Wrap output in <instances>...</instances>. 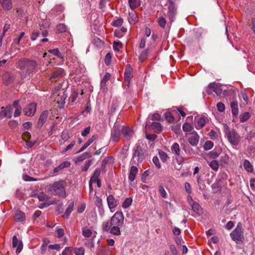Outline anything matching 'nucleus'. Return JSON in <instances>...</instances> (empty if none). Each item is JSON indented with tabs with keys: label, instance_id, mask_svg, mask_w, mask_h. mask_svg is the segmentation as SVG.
Masks as SVG:
<instances>
[{
	"label": "nucleus",
	"instance_id": "obj_56",
	"mask_svg": "<svg viewBox=\"0 0 255 255\" xmlns=\"http://www.w3.org/2000/svg\"><path fill=\"white\" fill-rule=\"evenodd\" d=\"M209 135L210 137V138L214 140L216 139L217 137V134L216 132L214 130H211L210 132L209 133Z\"/></svg>",
	"mask_w": 255,
	"mask_h": 255
},
{
	"label": "nucleus",
	"instance_id": "obj_63",
	"mask_svg": "<svg viewBox=\"0 0 255 255\" xmlns=\"http://www.w3.org/2000/svg\"><path fill=\"white\" fill-rule=\"evenodd\" d=\"M184 186L186 192L190 194L192 192V189L190 184L188 182H186L185 183Z\"/></svg>",
	"mask_w": 255,
	"mask_h": 255
},
{
	"label": "nucleus",
	"instance_id": "obj_31",
	"mask_svg": "<svg viewBox=\"0 0 255 255\" xmlns=\"http://www.w3.org/2000/svg\"><path fill=\"white\" fill-rule=\"evenodd\" d=\"M206 122V120L205 118L203 117L199 118L197 122V125L196 126V128L198 129L202 128L205 125Z\"/></svg>",
	"mask_w": 255,
	"mask_h": 255
},
{
	"label": "nucleus",
	"instance_id": "obj_11",
	"mask_svg": "<svg viewBox=\"0 0 255 255\" xmlns=\"http://www.w3.org/2000/svg\"><path fill=\"white\" fill-rule=\"evenodd\" d=\"M199 135L195 131L190 133V136L188 137V140L189 143L192 146H196L199 141Z\"/></svg>",
	"mask_w": 255,
	"mask_h": 255
},
{
	"label": "nucleus",
	"instance_id": "obj_55",
	"mask_svg": "<svg viewBox=\"0 0 255 255\" xmlns=\"http://www.w3.org/2000/svg\"><path fill=\"white\" fill-rule=\"evenodd\" d=\"M250 117L249 113L248 112L245 113L243 116L240 118V121L242 122H244L247 120Z\"/></svg>",
	"mask_w": 255,
	"mask_h": 255
},
{
	"label": "nucleus",
	"instance_id": "obj_41",
	"mask_svg": "<svg viewBox=\"0 0 255 255\" xmlns=\"http://www.w3.org/2000/svg\"><path fill=\"white\" fill-rule=\"evenodd\" d=\"M56 30L59 33L64 32L66 30V25L61 23L58 24L56 26Z\"/></svg>",
	"mask_w": 255,
	"mask_h": 255
},
{
	"label": "nucleus",
	"instance_id": "obj_28",
	"mask_svg": "<svg viewBox=\"0 0 255 255\" xmlns=\"http://www.w3.org/2000/svg\"><path fill=\"white\" fill-rule=\"evenodd\" d=\"M232 114L237 116L238 114V106L237 102H233L231 103Z\"/></svg>",
	"mask_w": 255,
	"mask_h": 255
},
{
	"label": "nucleus",
	"instance_id": "obj_60",
	"mask_svg": "<svg viewBox=\"0 0 255 255\" xmlns=\"http://www.w3.org/2000/svg\"><path fill=\"white\" fill-rule=\"evenodd\" d=\"M218 110L220 112H223L225 110V105L223 103L219 102L217 104Z\"/></svg>",
	"mask_w": 255,
	"mask_h": 255
},
{
	"label": "nucleus",
	"instance_id": "obj_15",
	"mask_svg": "<svg viewBox=\"0 0 255 255\" xmlns=\"http://www.w3.org/2000/svg\"><path fill=\"white\" fill-rule=\"evenodd\" d=\"M121 135V130L115 127L111 133V139L114 142H117L120 139Z\"/></svg>",
	"mask_w": 255,
	"mask_h": 255
},
{
	"label": "nucleus",
	"instance_id": "obj_1",
	"mask_svg": "<svg viewBox=\"0 0 255 255\" xmlns=\"http://www.w3.org/2000/svg\"><path fill=\"white\" fill-rule=\"evenodd\" d=\"M65 186V182L63 180H60L55 182L53 184L47 186L46 189L49 194L53 195H57L59 197L64 198L66 196Z\"/></svg>",
	"mask_w": 255,
	"mask_h": 255
},
{
	"label": "nucleus",
	"instance_id": "obj_23",
	"mask_svg": "<svg viewBox=\"0 0 255 255\" xmlns=\"http://www.w3.org/2000/svg\"><path fill=\"white\" fill-rule=\"evenodd\" d=\"M63 70L61 68H59L56 70L52 74L51 77L49 78L50 80H54L55 78L60 77L63 75Z\"/></svg>",
	"mask_w": 255,
	"mask_h": 255
},
{
	"label": "nucleus",
	"instance_id": "obj_35",
	"mask_svg": "<svg viewBox=\"0 0 255 255\" xmlns=\"http://www.w3.org/2000/svg\"><path fill=\"white\" fill-rule=\"evenodd\" d=\"M128 20L130 23H135L138 21L137 16L133 13H129Z\"/></svg>",
	"mask_w": 255,
	"mask_h": 255
},
{
	"label": "nucleus",
	"instance_id": "obj_7",
	"mask_svg": "<svg viewBox=\"0 0 255 255\" xmlns=\"http://www.w3.org/2000/svg\"><path fill=\"white\" fill-rule=\"evenodd\" d=\"M212 90L218 96L220 95L223 91L221 86L219 84L215 82L211 83L209 84L206 90V92L208 95H211L212 93Z\"/></svg>",
	"mask_w": 255,
	"mask_h": 255
},
{
	"label": "nucleus",
	"instance_id": "obj_12",
	"mask_svg": "<svg viewBox=\"0 0 255 255\" xmlns=\"http://www.w3.org/2000/svg\"><path fill=\"white\" fill-rule=\"evenodd\" d=\"M108 207L112 212L114 211L115 208L117 206V202L112 195H110L107 198Z\"/></svg>",
	"mask_w": 255,
	"mask_h": 255
},
{
	"label": "nucleus",
	"instance_id": "obj_53",
	"mask_svg": "<svg viewBox=\"0 0 255 255\" xmlns=\"http://www.w3.org/2000/svg\"><path fill=\"white\" fill-rule=\"evenodd\" d=\"M62 255H72L71 249L70 247H66L62 253Z\"/></svg>",
	"mask_w": 255,
	"mask_h": 255
},
{
	"label": "nucleus",
	"instance_id": "obj_20",
	"mask_svg": "<svg viewBox=\"0 0 255 255\" xmlns=\"http://www.w3.org/2000/svg\"><path fill=\"white\" fill-rule=\"evenodd\" d=\"M14 218L16 222H22L25 219V214L21 211L17 210L15 213Z\"/></svg>",
	"mask_w": 255,
	"mask_h": 255
},
{
	"label": "nucleus",
	"instance_id": "obj_42",
	"mask_svg": "<svg viewBox=\"0 0 255 255\" xmlns=\"http://www.w3.org/2000/svg\"><path fill=\"white\" fill-rule=\"evenodd\" d=\"M123 45L121 41H114L113 44V48L115 51H119L120 49L122 48Z\"/></svg>",
	"mask_w": 255,
	"mask_h": 255
},
{
	"label": "nucleus",
	"instance_id": "obj_39",
	"mask_svg": "<svg viewBox=\"0 0 255 255\" xmlns=\"http://www.w3.org/2000/svg\"><path fill=\"white\" fill-rule=\"evenodd\" d=\"M214 146V143L212 141L207 140L204 145V148L205 150H209L212 149Z\"/></svg>",
	"mask_w": 255,
	"mask_h": 255
},
{
	"label": "nucleus",
	"instance_id": "obj_9",
	"mask_svg": "<svg viewBox=\"0 0 255 255\" xmlns=\"http://www.w3.org/2000/svg\"><path fill=\"white\" fill-rule=\"evenodd\" d=\"M36 104L32 103L28 105L24 109L25 115L28 116H32L35 113L36 110Z\"/></svg>",
	"mask_w": 255,
	"mask_h": 255
},
{
	"label": "nucleus",
	"instance_id": "obj_8",
	"mask_svg": "<svg viewBox=\"0 0 255 255\" xmlns=\"http://www.w3.org/2000/svg\"><path fill=\"white\" fill-rule=\"evenodd\" d=\"M132 77V68L129 65H127L125 72V85L128 87L129 86L130 81Z\"/></svg>",
	"mask_w": 255,
	"mask_h": 255
},
{
	"label": "nucleus",
	"instance_id": "obj_49",
	"mask_svg": "<svg viewBox=\"0 0 255 255\" xmlns=\"http://www.w3.org/2000/svg\"><path fill=\"white\" fill-rule=\"evenodd\" d=\"M56 232L57 233V237L59 238L62 237L65 234L64 229L62 228H56Z\"/></svg>",
	"mask_w": 255,
	"mask_h": 255
},
{
	"label": "nucleus",
	"instance_id": "obj_26",
	"mask_svg": "<svg viewBox=\"0 0 255 255\" xmlns=\"http://www.w3.org/2000/svg\"><path fill=\"white\" fill-rule=\"evenodd\" d=\"M151 128L155 132H160L162 130V126L159 123L154 122L151 125Z\"/></svg>",
	"mask_w": 255,
	"mask_h": 255
},
{
	"label": "nucleus",
	"instance_id": "obj_3",
	"mask_svg": "<svg viewBox=\"0 0 255 255\" xmlns=\"http://www.w3.org/2000/svg\"><path fill=\"white\" fill-rule=\"evenodd\" d=\"M111 222L112 226L111 233L114 235H121L120 227L124 224V216L122 212H117L112 217Z\"/></svg>",
	"mask_w": 255,
	"mask_h": 255
},
{
	"label": "nucleus",
	"instance_id": "obj_62",
	"mask_svg": "<svg viewBox=\"0 0 255 255\" xmlns=\"http://www.w3.org/2000/svg\"><path fill=\"white\" fill-rule=\"evenodd\" d=\"M30 133L27 131L24 132L22 135V138L25 140L27 139H30Z\"/></svg>",
	"mask_w": 255,
	"mask_h": 255
},
{
	"label": "nucleus",
	"instance_id": "obj_13",
	"mask_svg": "<svg viewBox=\"0 0 255 255\" xmlns=\"http://www.w3.org/2000/svg\"><path fill=\"white\" fill-rule=\"evenodd\" d=\"M13 109L12 106L10 105L6 108L2 107L0 116L1 115L3 117L10 118L12 116Z\"/></svg>",
	"mask_w": 255,
	"mask_h": 255
},
{
	"label": "nucleus",
	"instance_id": "obj_47",
	"mask_svg": "<svg viewBox=\"0 0 255 255\" xmlns=\"http://www.w3.org/2000/svg\"><path fill=\"white\" fill-rule=\"evenodd\" d=\"M96 205L97 206V207L99 208L100 210H103V204H102V200L100 197L97 196L96 197Z\"/></svg>",
	"mask_w": 255,
	"mask_h": 255
},
{
	"label": "nucleus",
	"instance_id": "obj_6",
	"mask_svg": "<svg viewBox=\"0 0 255 255\" xmlns=\"http://www.w3.org/2000/svg\"><path fill=\"white\" fill-rule=\"evenodd\" d=\"M144 159V155L143 150L139 146H136L133 151L131 164L133 165L138 164L139 163L141 162Z\"/></svg>",
	"mask_w": 255,
	"mask_h": 255
},
{
	"label": "nucleus",
	"instance_id": "obj_10",
	"mask_svg": "<svg viewBox=\"0 0 255 255\" xmlns=\"http://www.w3.org/2000/svg\"><path fill=\"white\" fill-rule=\"evenodd\" d=\"M12 247L17 248L16 254H19L23 248V244L21 241L19 240L16 236H14L12 238Z\"/></svg>",
	"mask_w": 255,
	"mask_h": 255
},
{
	"label": "nucleus",
	"instance_id": "obj_38",
	"mask_svg": "<svg viewBox=\"0 0 255 255\" xmlns=\"http://www.w3.org/2000/svg\"><path fill=\"white\" fill-rule=\"evenodd\" d=\"M91 154L88 152H84L77 158L78 161H82L86 159L87 157H91Z\"/></svg>",
	"mask_w": 255,
	"mask_h": 255
},
{
	"label": "nucleus",
	"instance_id": "obj_34",
	"mask_svg": "<svg viewBox=\"0 0 255 255\" xmlns=\"http://www.w3.org/2000/svg\"><path fill=\"white\" fill-rule=\"evenodd\" d=\"M193 128V127L189 123H185L182 126V129L185 132H190L192 131Z\"/></svg>",
	"mask_w": 255,
	"mask_h": 255
},
{
	"label": "nucleus",
	"instance_id": "obj_5",
	"mask_svg": "<svg viewBox=\"0 0 255 255\" xmlns=\"http://www.w3.org/2000/svg\"><path fill=\"white\" fill-rule=\"evenodd\" d=\"M232 239L239 243L244 239V229L240 223H238L236 228L230 233Z\"/></svg>",
	"mask_w": 255,
	"mask_h": 255
},
{
	"label": "nucleus",
	"instance_id": "obj_33",
	"mask_svg": "<svg viewBox=\"0 0 255 255\" xmlns=\"http://www.w3.org/2000/svg\"><path fill=\"white\" fill-rule=\"evenodd\" d=\"M132 203V199L131 197L127 198L124 201L122 207L124 209L128 208Z\"/></svg>",
	"mask_w": 255,
	"mask_h": 255
},
{
	"label": "nucleus",
	"instance_id": "obj_50",
	"mask_svg": "<svg viewBox=\"0 0 255 255\" xmlns=\"http://www.w3.org/2000/svg\"><path fill=\"white\" fill-rule=\"evenodd\" d=\"M92 163V160H88L87 161H86V163L85 164L84 166L82 167V170L83 171H86L88 170L90 166Z\"/></svg>",
	"mask_w": 255,
	"mask_h": 255
},
{
	"label": "nucleus",
	"instance_id": "obj_27",
	"mask_svg": "<svg viewBox=\"0 0 255 255\" xmlns=\"http://www.w3.org/2000/svg\"><path fill=\"white\" fill-rule=\"evenodd\" d=\"M171 150L176 155L179 156L180 155V149L178 143L175 142L173 144L171 147Z\"/></svg>",
	"mask_w": 255,
	"mask_h": 255
},
{
	"label": "nucleus",
	"instance_id": "obj_21",
	"mask_svg": "<svg viewBox=\"0 0 255 255\" xmlns=\"http://www.w3.org/2000/svg\"><path fill=\"white\" fill-rule=\"evenodd\" d=\"M122 134L126 139H128L132 135L133 130L128 127H125L122 129Z\"/></svg>",
	"mask_w": 255,
	"mask_h": 255
},
{
	"label": "nucleus",
	"instance_id": "obj_44",
	"mask_svg": "<svg viewBox=\"0 0 255 255\" xmlns=\"http://www.w3.org/2000/svg\"><path fill=\"white\" fill-rule=\"evenodd\" d=\"M165 118L169 123H172L175 120L173 116L170 112L165 113Z\"/></svg>",
	"mask_w": 255,
	"mask_h": 255
},
{
	"label": "nucleus",
	"instance_id": "obj_59",
	"mask_svg": "<svg viewBox=\"0 0 255 255\" xmlns=\"http://www.w3.org/2000/svg\"><path fill=\"white\" fill-rule=\"evenodd\" d=\"M159 156H160V157L161 159L162 160V161H163V162H165V161H166L167 158V155L165 152H164L163 151L160 152Z\"/></svg>",
	"mask_w": 255,
	"mask_h": 255
},
{
	"label": "nucleus",
	"instance_id": "obj_2",
	"mask_svg": "<svg viewBox=\"0 0 255 255\" xmlns=\"http://www.w3.org/2000/svg\"><path fill=\"white\" fill-rule=\"evenodd\" d=\"M18 65L21 70V76L24 78L34 71L37 63L35 60L24 59L19 61Z\"/></svg>",
	"mask_w": 255,
	"mask_h": 255
},
{
	"label": "nucleus",
	"instance_id": "obj_29",
	"mask_svg": "<svg viewBox=\"0 0 255 255\" xmlns=\"http://www.w3.org/2000/svg\"><path fill=\"white\" fill-rule=\"evenodd\" d=\"M128 3L131 9H134L140 5L138 0H128Z\"/></svg>",
	"mask_w": 255,
	"mask_h": 255
},
{
	"label": "nucleus",
	"instance_id": "obj_64",
	"mask_svg": "<svg viewBox=\"0 0 255 255\" xmlns=\"http://www.w3.org/2000/svg\"><path fill=\"white\" fill-rule=\"evenodd\" d=\"M171 252L173 255H178V252L174 245H172L170 247Z\"/></svg>",
	"mask_w": 255,
	"mask_h": 255
},
{
	"label": "nucleus",
	"instance_id": "obj_37",
	"mask_svg": "<svg viewBox=\"0 0 255 255\" xmlns=\"http://www.w3.org/2000/svg\"><path fill=\"white\" fill-rule=\"evenodd\" d=\"M210 167L215 171L218 170L219 168V163L217 160H212L209 164Z\"/></svg>",
	"mask_w": 255,
	"mask_h": 255
},
{
	"label": "nucleus",
	"instance_id": "obj_4",
	"mask_svg": "<svg viewBox=\"0 0 255 255\" xmlns=\"http://www.w3.org/2000/svg\"><path fill=\"white\" fill-rule=\"evenodd\" d=\"M224 128L225 135L230 143L233 145H237L240 141V136L235 130H230L226 124L224 125Z\"/></svg>",
	"mask_w": 255,
	"mask_h": 255
},
{
	"label": "nucleus",
	"instance_id": "obj_57",
	"mask_svg": "<svg viewBox=\"0 0 255 255\" xmlns=\"http://www.w3.org/2000/svg\"><path fill=\"white\" fill-rule=\"evenodd\" d=\"M90 126L87 127L82 131L81 135L84 137L86 136L90 133Z\"/></svg>",
	"mask_w": 255,
	"mask_h": 255
},
{
	"label": "nucleus",
	"instance_id": "obj_36",
	"mask_svg": "<svg viewBox=\"0 0 255 255\" xmlns=\"http://www.w3.org/2000/svg\"><path fill=\"white\" fill-rule=\"evenodd\" d=\"M129 149V145H124L121 150V154L123 158H125L128 155V150Z\"/></svg>",
	"mask_w": 255,
	"mask_h": 255
},
{
	"label": "nucleus",
	"instance_id": "obj_25",
	"mask_svg": "<svg viewBox=\"0 0 255 255\" xmlns=\"http://www.w3.org/2000/svg\"><path fill=\"white\" fill-rule=\"evenodd\" d=\"M82 235L85 238H89L92 235V230L87 227H84L82 229Z\"/></svg>",
	"mask_w": 255,
	"mask_h": 255
},
{
	"label": "nucleus",
	"instance_id": "obj_30",
	"mask_svg": "<svg viewBox=\"0 0 255 255\" xmlns=\"http://www.w3.org/2000/svg\"><path fill=\"white\" fill-rule=\"evenodd\" d=\"M192 208L195 212L198 214H200L202 212V208L197 202H194L192 204Z\"/></svg>",
	"mask_w": 255,
	"mask_h": 255
},
{
	"label": "nucleus",
	"instance_id": "obj_48",
	"mask_svg": "<svg viewBox=\"0 0 255 255\" xmlns=\"http://www.w3.org/2000/svg\"><path fill=\"white\" fill-rule=\"evenodd\" d=\"M111 59L112 55L110 53H107L105 58V63L107 65L109 66L111 64Z\"/></svg>",
	"mask_w": 255,
	"mask_h": 255
},
{
	"label": "nucleus",
	"instance_id": "obj_45",
	"mask_svg": "<svg viewBox=\"0 0 255 255\" xmlns=\"http://www.w3.org/2000/svg\"><path fill=\"white\" fill-rule=\"evenodd\" d=\"M38 198L39 201H44L48 200L49 199V197L46 194L42 192L38 195Z\"/></svg>",
	"mask_w": 255,
	"mask_h": 255
},
{
	"label": "nucleus",
	"instance_id": "obj_40",
	"mask_svg": "<svg viewBox=\"0 0 255 255\" xmlns=\"http://www.w3.org/2000/svg\"><path fill=\"white\" fill-rule=\"evenodd\" d=\"M158 191L162 198H167V194L165 189H164L163 187L161 185L158 186Z\"/></svg>",
	"mask_w": 255,
	"mask_h": 255
},
{
	"label": "nucleus",
	"instance_id": "obj_18",
	"mask_svg": "<svg viewBox=\"0 0 255 255\" xmlns=\"http://www.w3.org/2000/svg\"><path fill=\"white\" fill-rule=\"evenodd\" d=\"M137 171H138V169L135 166L132 165L131 166L130 171H129V174L128 175V179L130 181L132 182L134 180L136 175L137 174Z\"/></svg>",
	"mask_w": 255,
	"mask_h": 255
},
{
	"label": "nucleus",
	"instance_id": "obj_22",
	"mask_svg": "<svg viewBox=\"0 0 255 255\" xmlns=\"http://www.w3.org/2000/svg\"><path fill=\"white\" fill-rule=\"evenodd\" d=\"M74 206V202H71L69 203L66 211L63 215V218H68L69 217L71 213L73 210Z\"/></svg>",
	"mask_w": 255,
	"mask_h": 255
},
{
	"label": "nucleus",
	"instance_id": "obj_24",
	"mask_svg": "<svg viewBox=\"0 0 255 255\" xmlns=\"http://www.w3.org/2000/svg\"><path fill=\"white\" fill-rule=\"evenodd\" d=\"M243 166L245 170L248 172H253L254 168L251 162L247 159H245L244 161Z\"/></svg>",
	"mask_w": 255,
	"mask_h": 255
},
{
	"label": "nucleus",
	"instance_id": "obj_51",
	"mask_svg": "<svg viewBox=\"0 0 255 255\" xmlns=\"http://www.w3.org/2000/svg\"><path fill=\"white\" fill-rule=\"evenodd\" d=\"M97 138V136L96 135H93L91 138L88 139V140L87 141L85 144L87 145V146L88 147L92 142H93L94 141H95Z\"/></svg>",
	"mask_w": 255,
	"mask_h": 255
},
{
	"label": "nucleus",
	"instance_id": "obj_58",
	"mask_svg": "<svg viewBox=\"0 0 255 255\" xmlns=\"http://www.w3.org/2000/svg\"><path fill=\"white\" fill-rule=\"evenodd\" d=\"M152 161L155 166L159 168L160 167V164L158 158L157 156H154L152 159Z\"/></svg>",
	"mask_w": 255,
	"mask_h": 255
},
{
	"label": "nucleus",
	"instance_id": "obj_54",
	"mask_svg": "<svg viewBox=\"0 0 255 255\" xmlns=\"http://www.w3.org/2000/svg\"><path fill=\"white\" fill-rule=\"evenodd\" d=\"M123 23V19L122 18H119L113 21V25L115 26H120L122 25Z\"/></svg>",
	"mask_w": 255,
	"mask_h": 255
},
{
	"label": "nucleus",
	"instance_id": "obj_17",
	"mask_svg": "<svg viewBox=\"0 0 255 255\" xmlns=\"http://www.w3.org/2000/svg\"><path fill=\"white\" fill-rule=\"evenodd\" d=\"M67 97V96L65 94V92H62V93H59L55 98V101H57V103L61 105H63L65 102V100Z\"/></svg>",
	"mask_w": 255,
	"mask_h": 255
},
{
	"label": "nucleus",
	"instance_id": "obj_16",
	"mask_svg": "<svg viewBox=\"0 0 255 255\" xmlns=\"http://www.w3.org/2000/svg\"><path fill=\"white\" fill-rule=\"evenodd\" d=\"M48 116V112L47 111H44L42 112L41 114L38 122V126L39 127H41L46 122L47 119V117Z\"/></svg>",
	"mask_w": 255,
	"mask_h": 255
},
{
	"label": "nucleus",
	"instance_id": "obj_61",
	"mask_svg": "<svg viewBox=\"0 0 255 255\" xmlns=\"http://www.w3.org/2000/svg\"><path fill=\"white\" fill-rule=\"evenodd\" d=\"M21 113V107H17L15 108V112L14 113V116L15 117H18Z\"/></svg>",
	"mask_w": 255,
	"mask_h": 255
},
{
	"label": "nucleus",
	"instance_id": "obj_52",
	"mask_svg": "<svg viewBox=\"0 0 255 255\" xmlns=\"http://www.w3.org/2000/svg\"><path fill=\"white\" fill-rule=\"evenodd\" d=\"M85 250L83 248H80L75 250V254L76 255H84Z\"/></svg>",
	"mask_w": 255,
	"mask_h": 255
},
{
	"label": "nucleus",
	"instance_id": "obj_43",
	"mask_svg": "<svg viewBox=\"0 0 255 255\" xmlns=\"http://www.w3.org/2000/svg\"><path fill=\"white\" fill-rule=\"evenodd\" d=\"M158 23L160 27L164 28L166 23V20L163 16H160L158 18Z\"/></svg>",
	"mask_w": 255,
	"mask_h": 255
},
{
	"label": "nucleus",
	"instance_id": "obj_19",
	"mask_svg": "<svg viewBox=\"0 0 255 255\" xmlns=\"http://www.w3.org/2000/svg\"><path fill=\"white\" fill-rule=\"evenodd\" d=\"M0 3L5 10H8L12 7L11 0H0Z\"/></svg>",
	"mask_w": 255,
	"mask_h": 255
},
{
	"label": "nucleus",
	"instance_id": "obj_14",
	"mask_svg": "<svg viewBox=\"0 0 255 255\" xmlns=\"http://www.w3.org/2000/svg\"><path fill=\"white\" fill-rule=\"evenodd\" d=\"M111 74L109 73H106L104 76L101 82V90L104 92H106L108 91L106 82L110 79Z\"/></svg>",
	"mask_w": 255,
	"mask_h": 255
},
{
	"label": "nucleus",
	"instance_id": "obj_32",
	"mask_svg": "<svg viewBox=\"0 0 255 255\" xmlns=\"http://www.w3.org/2000/svg\"><path fill=\"white\" fill-rule=\"evenodd\" d=\"M102 229L105 231H110L111 233V229H112L111 221L110 220V221L103 223L102 225Z\"/></svg>",
	"mask_w": 255,
	"mask_h": 255
},
{
	"label": "nucleus",
	"instance_id": "obj_46",
	"mask_svg": "<svg viewBox=\"0 0 255 255\" xmlns=\"http://www.w3.org/2000/svg\"><path fill=\"white\" fill-rule=\"evenodd\" d=\"M168 10L172 14L175 15L176 11V8L175 7L174 4L173 3V2H170L169 6H168Z\"/></svg>",
	"mask_w": 255,
	"mask_h": 255
}]
</instances>
